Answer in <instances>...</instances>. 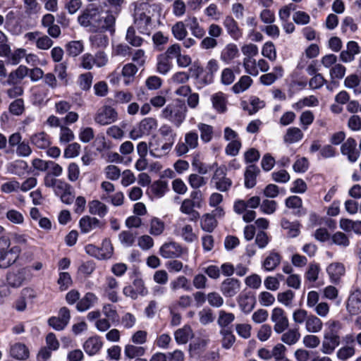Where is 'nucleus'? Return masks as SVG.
<instances>
[{"mask_svg": "<svg viewBox=\"0 0 361 361\" xmlns=\"http://www.w3.org/2000/svg\"><path fill=\"white\" fill-rule=\"evenodd\" d=\"M187 108L183 104H168L161 111V116L179 128L186 117Z\"/></svg>", "mask_w": 361, "mask_h": 361, "instance_id": "obj_1", "label": "nucleus"}, {"mask_svg": "<svg viewBox=\"0 0 361 361\" xmlns=\"http://www.w3.org/2000/svg\"><path fill=\"white\" fill-rule=\"evenodd\" d=\"M33 277L31 272V268L25 267L12 269L8 271L6 276L8 286L11 288L17 289L23 286V284L30 281Z\"/></svg>", "mask_w": 361, "mask_h": 361, "instance_id": "obj_2", "label": "nucleus"}, {"mask_svg": "<svg viewBox=\"0 0 361 361\" xmlns=\"http://www.w3.org/2000/svg\"><path fill=\"white\" fill-rule=\"evenodd\" d=\"M10 240L5 238L0 245V268L6 269L14 264L19 257L20 248L10 247Z\"/></svg>", "mask_w": 361, "mask_h": 361, "instance_id": "obj_3", "label": "nucleus"}, {"mask_svg": "<svg viewBox=\"0 0 361 361\" xmlns=\"http://www.w3.org/2000/svg\"><path fill=\"white\" fill-rule=\"evenodd\" d=\"M146 4H142L136 6L134 14V27L136 28L140 34L149 35L152 30L151 17L146 15L144 10L147 8Z\"/></svg>", "mask_w": 361, "mask_h": 361, "instance_id": "obj_4", "label": "nucleus"}, {"mask_svg": "<svg viewBox=\"0 0 361 361\" xmlns=\"http://www.w3.org/2000/svg\"><path fill=\"white\" fill-rule=\"evenodd\" d=\"M101 14L99 8L93 4L89 5L78 17V23L84 27H90L96 30L99 26V20Z\"/></svg>", "mask_w": 361, "mask_h": 361, "instance_id": "obj_5", "label": "nucleus"}, {"mask_svg": "<svg viewBox=\"0 0 361 361\" xmlns=\"http://www.w3.org/2000/svg\"><path fill=\"white\" fill-rule=\"evenodd\" d=\"M198 133L191 130L185 134L184 142L179 141L175 147V151L178 157L187 154L190 149H194L198 147Z\"/></svg>", "mask_w": 361, "mask_h": 361, "instance_id": "obj_6", "label": "nucleus"}, {"mask_svg": "<svg viewBox=\"0 0 361 361\" xmlns=\"http://www.w3.org/2000/svg\"><path fill=\"white\" fill-rule=\"evenodd\" d=\"M157 127V121L155 118L147 117L142 119L137 128L133 129L130 133V137L133 140H136L143 135H149L152 130Z\"/></svg>", "mask_w": 361, "mask_h": 361, "instance_id": "obj_7", "label": "nucleus"}, {"mask_svg": "<svg viewBox=\"0 0 361 361\" xmlns=\"http://www.w3.org/2000/svg\"><path fill=\"white\" fill-rule=\"evenodd\" d=\"M226 169L225 166L216 167L212 178L211 183L221 192H226L232 185L231 179L226 177Z\"/></svg>", "mask_w": 361, "mask_h": 361, "instance_id": "obj_8", "label": "nucleus"}, {"mask_svg": "<svg viewBox=\"0 0 361 361\" xmlns=\"http://www.w3.org/2000/svg\"><path fill=\"white\" fill-rule=\"evenodd\" d=\"M123 294L133 300H136L138 296H145L148 293L147 288L145 286L143 280L140 277H136L132 285L124 287Z\"/></svg>", "mask_w": 361, "mask_h": 361, "instance_id": "obj_9", "label": "nucleus"}, {"mask_svg": "<svg viewBox=\"0 0 361 361\" xmlns=\"http://www.w3.org/2000/svg\"><path fill=\"white\" fill-rule=\"evenodd\" d=\"M117 117L118 114L114 108L110 106H104L97 111L94 121L101 126H106L114 123Z\"/></svg>", "mask_w": 361, "mask_h": 361, "instance_id": "obj_10", "label": "nucleus"}, {"mask_svg": "<svg viewBox=\"0 0 361 361\" xmlns=\"http://www.w3.org/2000/svg\"><path fill=\"white\" fill-rule=\"evenodd\" d=\"M271 320L274 323V329L277 334L283 332L288 327V319L284 310L280 307H275L272 310Z\"/></svg>", "mask_w": 361, "mask_h": 361, "instance_id": "obj_11", "label": "nucleus"}, {"mask_svg": "<svg viewBox=\"0 0 361 361\" xmlns=\"http://www.w3.org/2000/svg\"><path fill=\"white\" fill-rule=\"evenodd\" d=\"M340 340L338 334L324 332L321 351L326 355L333 353L336 348L340 344Z\"/></svg>", "mask_w": 361, "mask_h": 361, "instance_id": "obj_12", "label": "nucleus"}, {"mask_svg": "<svg viewBox=\"0 0 361 361\" xmlns=\"http://www.w3.org/2000/svg\"><path fill=\"white\" fill-rule=\"evenodd\" d=\"M341 152L342 154L347 157L350 162H355L360 157V152L357 149V142L352 137L348 138L341 145Z\"/></svg>", "mask_w": 361, "mask_h": 361, "instance_id": "obj_13", "label": "nucleus"}, {"mask_svg": "<svg viewBox=\"0 0 361 361\" xmlns=\"http://www.w3.org/2000/svg\"><path fill=\"white\" fill-rule=\"evenodd\" d=\"M159 252L164 258H177L182 255L183 248L178 243L170 242L164 243Z\"/></svg>", "mask_w": 361, "mask_h": 361, "instance_id": "obj_14", "label": "nucleus"}, {"mask_svg": "<svg viewBox=\"0 0 361 361\" xmlns=\"http://www.w3.org/2000/svg\"><path fill=\"white\" fill-rule=\"evenodd\" d=\"M346 310L351 315H357L361 312V292L352 293L346 302Z\"/></svg>", "mask_w": 361, "mask_h": 361, "instance_id": "obj_15", "label": "nucleus"}, {"mask_svg": "<svg viewBox=\"0 0 361 361\" xmlns=\"http://www.w3.org/2000/svg\"><path fill=\"white\" fill-rule=\"evenodd\" d=\"M102 12L101 11V14L99 16V26H97L96 30H101L102 31H109L111 34H114L115 32V23L116 18L115 16L109 12H106L104 13V16L102 15Z\"/></svg>", "mask_w": 361, "mask_h": 361, "instance_id": "obj_16", "label": "nucleus"}, {"mask_svg": "<svg viewBox=\"0 0 361 361\" xmlns=\"http://www.w3.org/2000/svg\"><path fill=\"white\" fill-rule=\"evenodd\" d=\"M326 272L332 283H337L345 274V269L341 262H332L326 267Z\"/></svg>", "mask_w": 361, "mask_h": 361, "instance_id": "obj_17", "label": "nucleus"}, {"mask_svg": "<svg viewBox=\"0 0 361 361\" xmlns=\"http://www.w3.org/2000/svg\"><path fill=\"white\" fill-rule=\"evenodd\" d=\"M240 290V282L238 280L228 278L221 285V291L226 297H233Z\"/></svg>", "mask_w": 361, "mask_h": 361, "instance_id": "obj_18", "label": "nucleus"}, {"mask_svg": "<svg viewBox=\"0 0 361 361\" xmlns=\"http://www.w3.org/2000/svg\"><path fill=\"white\" fill-rule=\"evenodd\" d=\"M360 51L358 44L355 41H350L347 44L346 50L341 52L340 59L344 63H349L355 59V56Z\"/></svg>", "mask_w": 361, "mask_h": 361, "instance_id": "obj_19", "label": "nucleus"}, {"mask_svg": "<svg viewBox=\"0 0 361 361\" xmlns=\"http://www.w3.org/2000/svg\"><path fill=\"white\" fill-rule=\"evenodd\" d=\"M103 345L99 336L90 337L83 344V349L87 354L92 356L97 354Z\"/></svg>", "mask_w": 361, "mask_h": 361, "instance_id": "obj_20", "label": "nucleus"}, {"mask_svg": "<svg viewBox=\"0 0 361 361\" xmlns=\"http://www.w3.org/2000/svg\"><path fill=\"white\" fill-rule=\"evenodd\" d=\"M98 301V298L93 293H87L76 305V309L79 312H84L93 307Z\"/></svg>", "mask_w": 361, "mask_h": 361, "instance_id": "obj_21", "label": "nucleus"}, {"mask_svg": "<svg viewBox=\"0 0 361 361\" xmlns=\"http://www.w3.org/2000/svg\"><path fill=\"white\" fill-rule=\"evenodd\" d=\"M31 143L39 149H47L51 145L49 136L44 132H39L30 137Z\"/></svg>", "mask_w": 361, "mask_h": 361, "instance_id": "obj_22", "label": "nucleus"}, {"mask_svg": "<svg viewBox=\"0 0 361 361\" xmlns=\"http://www.w3.org/2000/svg\"><path fill=\"white\" fill-rule=\"evenodd\" d=\"M29 69L20 65L16 70L11 71L8 75L6 82L8 85H17L28 74Z\"/></svg>", "mask_w": 361, "mask_h": 361, "instance_id": "obj_23", "label": "nucleus"}, {"mask_svg": "<svg viewBox=\"0 0 361 361\" xmlns=\"http://www.w3.org/2000/svg\"><path fill=\"white\" fill-rule=\"evenodd\" d=\"M305 326L307 332L317 334L322 331L323 328V322L317 316L310 314Z\"/></svg>", "mask_w": 361, "mask_h": 361, "instance_id": "obj_24", "label": "nucleus"}, {"mask_svg": "<svg viewBox=\"0 0 361 361\" xmlns=\"http://www.w3.org/2000/svg\"><path fill=\"white\" fill-rule=\"evenodd\" d=\"M195 202L190 199H185L183 201L180 210L182 213L190 216V220L195 221L199 219L200 214L194 209Z\"/></svg>", "mask_w": 361, "mask_h": 361, "instance_id": "obj_25", "label": "nucleus"}, {"mask_svg": "<svg viewBox=\"0 0 361 361\" xmlns=\"http://www.w3.org/2000/svg\"><path fill=\"white\" fill-rule=\"evenodd\" d=\"M80 228L82 233H88L96 227L101 226L100 221L95 217L85 216L79 221Z\"/></svg>", "mask_w": 361, "mask_h": 361, "instance_id": "obj_26", "label": "nucleus"}, {"mask_svg": "<svg viewBox=\"0 0 361 361\" xmlns=\"http://www.w3.org/2000/svg\"><path fill=\"white\" fill-rule=\"evenodd\" d=\"M239 55L237 46L234 44H227L221 53V59L226 63H230Z\"/></svg>", "mask_w": 361, "mask_h": 361, "instance_id": "obj_27", "label": "nucleus"}, {"mask_svg": "<svg viewBox=\"0 0 361 361\" xmlns=\"http://www.w3.org/2000/svg\"><path fill=\"white\" fill-rule=\"evenodd\" d=\"M10 354L16 360H24L29 357V350L25 344L18 343L11 346Z\"/></svg>", "mask_w": 361, "mask_h": 361, "instance_id": "obj_28", "label": "nucleus"}, {"mask_svg": "<svg viewBox=\"0 0 361 361\" xmlns=\"http://www.w3.org/2000/svg\"><path fill=\"white\" fill-rule=\"evenodd\" d=\"M137 236V233L132 230L122 231L118 234V240L121 244L126 247H131L134 245Z\"/></svg>", "mask_w": 361, "mask_h": 361, "instance_id": "obj_29", "label": "nucleus"}, {"mask_svg": "<svg viewBox=\"0 0 361 361\" xmlns=\"http://www.w3.org/2000/svg\"><path fill=\"white\" fill-rule=\"evenodd\" d=\"M89 212L93 215H97L99 217H104L108 212V208L103 202L94 200L90 201L88 204Z\"/></svg>", "mask_w": 361, "mask_h": 361, "instance_id": "obj_30", "label": "nucleus"}, {"mask_svg": "<svg viewBox=\"0 0 361 361\" xmlns=\"http://www.w3.org/2000/svg\"><path fill=\"white\" fill-rule=\"evenodd\" d=\"M192 167L193 170L200 175H205L217 167V164H209L201 161L197 158H194L192 161Z\"/></svg>", "mask_w": 361, "mask_h": 361, "instance_id": "obj_31", "label": "nucleus"}, {"mask_svg": "<svg viewBox=\"0 0 361 361\" xmlns=\"http://www.w3.org/2000/svg\"><path fill=\"white\" fill-rule=\"evenodd\" d=\"M185 23L195 37L200 39L204 36L205 30L200 25L196 17L188 18L185 20Z\"/></svg>", "mask_w": 361, "mask_h": 361, "instance_id": "obj_32", "label": "nucleus"}, {"mask_svg": "<svg viewBox=\"0 0 361 361\" xmlns=\"http://www.w3.org/2000/svg\"><path fill=\"white\" fill-rule=\"evenodd\" d=\"M281 260V255L275 252H271L265 258L263 262V267L266 271H271L276 269Z\"/></svg>", "mask_w": 361, "mask_h": 361, "instance_id": "obj_33", "label": "nucleus"}, {"mask_svg": "<svg viewBox=\"0 0 361 361\" xmlns=\"http://www.w3.org/2000/svg\"><path fill=\"white\" fill-rule=\"evenodd\" d=\"M269 66L268 62L261 59L256 61L255 60L251 61L250 59V75L256 76L258 75L260 70L262 72H266L269 70Z\"/></svg>", "mask_w": 361, "mask_h": 361, "instance_id": "obj_34", "label": "nucleus"}, {"mask_svg": "<svg viewBox=\"0 0 361 361\" xmlns=\"http://www.w3.org/2000/svg\"><path fill=\"white\" fill-rule=\"evenodd\" d=\"M200 226L204 231L212 233L217 226V221L212 214H205L202 216Z\"/></svg>", "mask_w": 361, "mask_h": 361, "instance_id": "obj_35", "label": "nucleus"}, {"mask_svg": "<svg viewBox=\"0 0 361 361\" xmlns=\"http://www.w3.org/2000/svg\"><path fill=\"white\" fill-rule=\"evenodd\" d=\"M344 86L348 89H351L356 95L357 90H360L361 77L356 74L348 75L344 80Z\"/></svg>", "mask_w": 361, "mask_h": 361, "instance_id": "obj_36", "label": "nucleus"}, {"mask_svg": "<svg viewBox=\"0 0 361 361\" xmlns=\"http://www.w3.org/2000/svg\"><path fill=\"white\" fill-rule=\"evenodd\" d=\"M213 107L219 113L226 111V99L222 92H218L212 97Z\"/></svg>", "mask_w": 361, "mask_h": 361, "instance_id": "obj_37", "label": "nucleus"}, {"mask_svg": "<svg viewBox=\"0 0 361 361\" xmlns=\"http://www.w3.org/2000/svg\"><path fill=\"white\" fill-rule=\"evenodd\" d=\"M220 334L222 336V347L229 349L235 342V336L232 333L231 328H224L220 330Z\"/></svg>", "mask_w": 361, "mask_h": 361, "instance_id": "obj_38", "label": "nucleus"}, {"mask_svg": "<svg viewBox=\"0 0 361 361\" xmlns=\"http://www.w3.org/2000/svg\"><path fill=\"white\" fill-rule=\"evenodd\" d=\"M300 338L298 329H291L281 336V341L288 345H294Z\"/></svg>", "mask_w": 361, "mask_h": 361, "instance_id": "obj_39", "label": "nucleus"}, {"mask_svg": "<svg viewBox=\"0 0 361 361\" xmlns=\"http://www.w3.org/2000/svg\"><path fill=\"white\" fill-rule=\"evenodd\" d=\"M177 234L187 243H192L197 239V235L193 232L192 226L189 224L180 228L177 231Z\"/></svg>", "mask_w": 361, "mask_h": 361, "instance_id": "obj_40", "label": "nucleus"}, {"mask_svg": "<svg viewBox=\"0 0 361 361\" xmlns=\"http://www.w3.org/2000/svg\"><path fill=\"white\" fill-rule=\"evenodd\" d=\"M191 334V328L188 326H185L175 332L174 336L176 341L178 344H185L188 341Z\"/></svg>", "mask_w": 361, "mask_h": 361, "instance_id": "obj_41", "label": "nucleus"}, {"mask_svg": "<svg viewBox=\"0 0 361 361\" xmlns=\"http://www.w3.org/2000/svg\"><path fill=\"white\" fill-rule=\"evenodd\" d=\"M188 180L190 186L196 190L207 184V178H205L197 173H195L188 176Z\"/></svg>", "mask_w": 361, "mask_h": 361, "instance_id": "obj_42", "label": "nucleus"}, {"mask_svg": "<svg viewBox=\"0 0 361 361\" xmlns=\"http://www.w3.org/2000/svg\"><path fill=\"white\" fill-rule=\"evenodd\" d=\"M197 128L200 132V137L202 142L207 143L212 140L213 137V127L208 124L200 123Z\"/></svg>", "mask_w": 361, "mask_h": 361, "instance_id": "obj_43", "label": "nucleus"}, {"mask_svg": "<svg viewBox=\"0 0 361 361\" xmlns=\"http://www.w3.org/2000/svg\"><path fill=\"white\" fill-rule=\"evenodd\" d=\"M224 25L227 32L233 37L237 38L240 36V30L237 23L231 16H226L224 21Z\"/></svg>", "mask_w": 361, "mask_h": 361, "instance_id": "obj_44", "label": "nucleus"}, {"mask_svg": "<svg viewBox=\"0 0 361 361\" xmlns=\"http://www.w3.org/2000/svg\"><path fill=\"white\" fill-rule=\"evenodd\" d=\"M303 133L298 128H290L287 130L284 136V141L288 143H294L298 142L302 138Z\"/></svg>", "mask_w": 361, "mask_h": 361, "instance_id": "obj_45", "label": "nucleus"}, {"mask_svg": "<svg viewBox=\"0 0 361 361\" xmlns=\"http://www.w3.org/2000/svg\"><path fill=\"white\" fill-rule=\"evenodd\" d=\"M54 71L57 75L59 80L61 82L62 85H67L68 80L66 63L62 62L55 65Z\"/></svg>", "mask_w": 361, "mask_h": 361, "instance_id": "obj_46", "label": "nucleus"}, {"mask_svg": "<svg viewBox=\"0 0 361 361\" xmlns=\"http://www.w3.org/2000/svg\"><path fill=\"white\" fill-rule=\"evenodd\" d=\"M247 202L245 200H238L234 202L233 211L239 215L243 216V219L245 222H248V211H247Z\"/></svg>", "mask_w": 361, "mask_h": 361, "instance_id": "obj_47", "label": "nucleus"}, {"mask_svg": "<svg viewBox=\"0 0 361 361\" xmlns=\"http://www.w3.org/2000/svg\"><path fill=\"white\" fill-rule=\"evenodd\" d=\"M145 353V348L141 346H136L133 345H126L124 350L126 357L133 359L136 357L142 356Z\"/></svg>", "mask_w": 361, "mask_h": 361, "instance_id": "obj_48", "label": "nucleus"}, {"mask_svg": "<svg viewBox=\"0 0 361 361\" xmlns=\"http://www.w3.org/2000/svg\"><path fill=\"white\" fill-rule=\"evenodd\" d=\"M172 67V62L171 60L166 58L165 56L160 54L157 58V71L163 75L166 74Z\"/></svg>", "mask_w": 361, "mask_h": 361, "instance_id": "obj_49", "label": "nucleus"}, {"mask_svg": "<svg viewBox=\"0 0 361 361\" xmlns=\"http://www.w3.org/2000/svg\"><path fill=\"white\" fill-rule=\"evenodd\" d=\"M151 190L153 194L158 197L164 196L165 192L168 190L167 182L162 180L154 182L151 185Z\"/></svg>", "mask_w": 361, "mask_h": 361, "instance_id": "obj_50", "label": "nucleus"}, {"mask_svg": "<svg viewBox=\"0 0 361 361\" xmlns=\"http://www.w3.org/2000/svg\"><path fill=\"white\" fill-rule=\"evenodd\" d=\"M90 40L93 47L104 48L109 44V37L103 33H97L90 37Z\"/></svg>", "mask_w": 361, "mask_h": 361, "instance_id": "obj_51", "label": "nucleus"}, {"mask_svg": "<svg viewBox=\"0 0 361 361\" xmlns=\"http://www.w3.org/2000/svg\"><path fill=\"white\" fill-rule=\"evenodd\" d=\"M187 25L182 21L177 22L171 28L172 33L176 39L178 40H183L185 38L188 32L186 30Z\"/></svg>", "mask_w": 361, "mask_h": 361, "instance_id": "obj_52", "label": "nucleus"}, {"mask_svg": "<svg viewBox=\"0 0 361 361\" xmlns=\"http://www.w3.org/2000/svg\"><path fill=\"white\" fill-rule=\"evenodd\" d=\"M126 41L133 47H140L143 42V39L135 34V28L133 26L128 27L126 36Z\"/></svg>", "mask_w": 361, "mask_h": 361, "instance_id": "obj_53", "label": "nucleus"}, {"mask_svg": "<svg viewBox=\"0 0 361 361\" xmlns=\"http://www.w3.org/2000/svg\"><path fill=\"white\" fill-rule=\"evenodd\" d=\"M235 316L233 313L221 310L219 314L217 323L221 329L229 328L228 325L233 322Z\"/></svg>", "mask_w": 361, "mask_h": 361, "instance_id": "obj_54", "label": "nucleus"}, {"mask_svg": "<svg viewBox=\"0 0 361 361\" xmlns=\"http://www.w3.org/2000/svg\"><path fill=\"white\" fill-rule=\"evenodd\" d=\"M219 65L216 59H211L208 61L206 71H207V75L204 78V83L209 84L212 82L214 74L218 71Z\"/></svg>", "mask_w": 361, "mask_h": 361, "instance_id": "obj_55", "label": "nucleus"}, {"mask_svg": "<svg viewBox=\"0 0 361 361\" xmlns=\"http://www.w3.org/2000/svg\"><path fill=\"white\" fill-rule=\"evenodd\" d=\"M84 47L81 41H71L66 45V51L68 55L72 56H78L82 51Z\"/></svg>", "mask_w": 361, "mask_h": 361, "instance_id": "obj_56", "label": "nucleus"}, {"mask_svg": "<svg viewBox=\"0 0 361 361\" xmlns=\"http://www.w3.org/2000/svg\"><path fill=\"white\" fill-rule=\"evenodd\" d=\"M334 244L346 247L350 245L348 237L343 232L337 231L331 238Z\"/></svg>", "mask_w": 361, "mask_h": 361, "instance_id": "obj_57", "label": "nucleus"}, {"mask_svg": "<svg viewBox=\"0 0 361 361\" xmlns=\"http://www.w3.org/2000/svg\"><path fill=\"white\" fill-rule=\"evenodd\" d=\"M168 142L164 143L160 149L155 148L150 149V154L154 157H161L165 154H166L171 149L174 141L170 140V138H168Z\"/></svg>", "mask_w": 361, "mask_h": 361, "instance_id": "obj_58", "label": "nucleus"}, {"mask_svg": "<svg viewBox=\"0 0 361 361\" xmlns=\"http://www.w3.org/2000/svg\"><path fill=\"white\" fill-rule=\"evenodd\" d=\"M137 66L133 63L126 64L122 69V75L125 78H128L124 80L126 85H129L130 82V78H133L135 74L137 72Z\"/></svg>", "mask_w": 361, "mask_h": 361, "instance_id": "obj_59", "label": "nucleus"}, {"mask_svg": "<svg viewBox=\"0 0 361 361\" xmlns=\"http://www.w3.org/2000/svg\"><path fill=\"white\" fill-rule=\"evenodd\" d=\"M102 312L109 320L112 322H118V314L114 305L110 304L104 305Z\"/></svg>", "mask_w": 361, "mask_h": 361, "instance_id": "obj_60", "label": "nucleus"}, {"mask_svg": "<svg viewBox=\"0 0 361 361\" xmlns=\"http://www.w3.org/2000/svg\"><path fill=\"white\" fill-rule=\"evenodd\" d=\"M355 353V349L353 346L345 345L341 348L336 353L337 357L343 361L352 357Z\"/></svg>", "mask_w": 361, "mask_h": 361, "instance_id": "obj_61", "label": "nucleus"}, {"mask_svg": "<svg viewBox=\"0 0 361 361\" xmlns=\"http://www.w3.org/2000/svg\"><path fill=\"white\" fill-rule=\"evenodd\" d=\"M9 111L11 114L15 116L21 115L24 110V101L23 99H16L13 102H12L9 105Z\"/></svg>", "mask_w": 361, "mask_h": 361, "instance_id": "obj_62", "label": "nucleus"}, {"mask_svg": "<svg viewBox=\"0 0 361 361\" xmlns=\"http://www.w3.org/2000/svg\"><path fill=\"white\" fill-rule=\"evenodd\" d=\"M93 75L91 73L81 74L78 78V85L82 90H88L92 86Z\"/></svg>", "mask_w": 361, "mask_h": 361, "instance_id": "obj_63", "label": "nucleus"}, {"mask_svg": "<svg viewBox=\"0 0 361 361\" xmlns=\"http://www.w3.org/2000/svg\"><path fill=\"white\" fill-rule=\"evenodd\" d=\"M164 230V223L158 218H154L150 222V234L153 235H161Z\"/></svg>", "mask_w": 361, "mask_h": 361, "instance_id": "obj_64", "label": "nucleus"}]
</instances>
